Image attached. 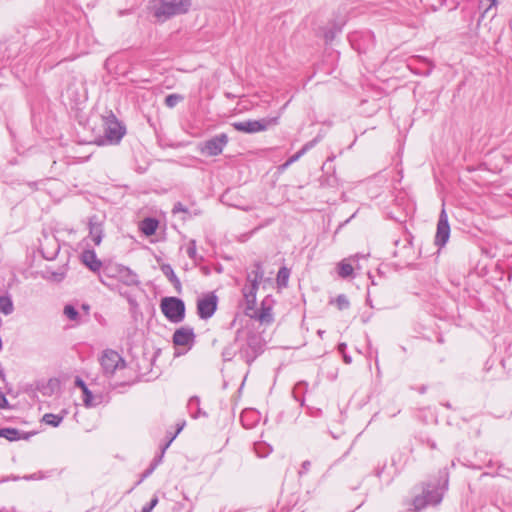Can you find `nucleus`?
<instances>
[{"instance_id": "obj_1", "label": "nucleus", "mask_w": 512, "mask_h": 512, "mask_svg": "<svg viewBox=\"0 0 512 512\" xmlns=\"http://www.w3.org/2000/svg\"><path fill=\"white\" fill-rule=\"evenodd\" d=\"M264 279V269L260 261H255L246 274V283L242 288V295L246 304V315L258 320L262 324H271L274 320L272 308L262 303L260 309H256V295L259 284Z\"/></svg>"}, {"instance_id": "obj_8", "label": "nucleus", "mask_w": 512, "mask_h": 512, "mask_svg": "<svg viewBox=\"0 0 512 512\" xmlns=\"http://www.w3.org/2000/svg\"><path fill=\"white\" fill-rule=\"evenodd\" d=\"M218 304V298L214 293H208L197 301V314L201 319L211 318Z\"/></svg>"}, {"instance_id": "obj_43", "label": "nucleus", "mask_w": 512, "mask_h": 512, "mask_svg": "<svg viewBox=\"0 0 512 512\" xmlns=\"http://www.w3.org/2000/svg\"><path fill=\"white\" fill-rule=\"evenodd\" d=\"M303 385H304V383H301V382H300V383H298V384L295 386V388H294V396H295V398H296L297 400H299V399H298V397H297V395H296V391H298V390H299Z\"/></svg>"}, {"instance_id": "obj_5", "label": "nucleus", "mask_w": 512, "mask_h": 512, "mask_svg": "<svg viewBox=\"0 0 512 512\" xmlns=\"http://www.w3.org/2000/svg\"><path fill=\"white\" fill-rule=\"evenodd\" d=\"M99 361L104 376L108 378L112 377L117 370L124 369L126 366L122 356L112 349L104 350Z\"/></svg>"}, {"instance_id": "obj_50", "label": "nucleus", "mask_w": 512, "mask_h": 512, "mask_svg": "<svg viewBox=\"0 0 512 512\" xmlns=\"http://www.w3.org/2000/svg\"><path fill=\"white\" fill-rule=\"evenodd\" d=\"M181 430H182V426L179 427V429L177 430V433H179Z\"/></svg>"}, {"instance_id": "obj_38", "label": "nucleus", "mask_w": 512, "mask_h": 512, "mask_svg": "<svg viewBox=\"0 0 512 512\" xmlns=\"http://www.w3.org/2000/svg\"><path fill=\"white\" fill-rule=\"evenodd\" d=\"M310 466H311V462L309 460L304 461L301 465L299 475H303V474L307 473L310 469Z\"/></svg>"}, {"instance_id": "obj_21", "label": "nucleus", "mask_w": 512, "mask_h": 512, "mask_svg": "<svg viewBox=\"0 0 512 512\" xmlns=\"http://www.w3.org/2000/svg\"><path fill=\"white\" fill-rule=\"evenodd\" d=\"M67 415V411L64 409L61 411L60 414H52V413H46L43 415L42 417V422L45 423L46 425H49V426H52V427H58L64 417Z\"/></svg>"}, {"instance_id": "obj_15", "label": "nucleus", "mask_w": 512, "mask_h": 512, "mask_svg": "<svg viewBox=\"0 0 512 512\" xmlns=\"http://www.w3.org/2000/svg\"><path fill=\"white\" fill-rule=\"evenodd\" d=\"M81 260L93 272H98L102 267V262L97 258L93 250H84Z\"/></svg>"}, {"instance_id": "obj_22", "label": "nucleus", "mask_w": 512, "mask_h": 512, "mask_svg": "<svg viewBox=\"0 0 512 512\" xmlns=\"http://www.w3.org/2000/svg\"><path fill=\"white\" fill-rule=\"evenodd\" d=\"M82 394H83L82 400H83L84 406L87 408L96 407L97 405H99L101 403L102 396L94 395L92 393V391L89 390V388H85L84 391L82 392Z\"/></svg>"}, {"instance_id": "obj_31", "label": "nucleus", "mask_w": 512, "mask_h": 512, "mask_svg": "<svg viewBox=\"0 0 512 512\" xmlns=\"http://www.w3.org/2000/svg\"><path fill=\"white\" fill-rule=\"evenodd\" d=\"M175 437L176 435L170 438V440L162 447L160 455L155 457L154 460L152 461L151 465H155V468L162 462L166 449L170 446Z\"/></svg>"}, {"instance_id": "obj_7", "label": "nucleus", "mask_w": 512, "mask_h": 512, "mask_svg": "<svg viewBox=\"0 0 512 512\" xmlns=\"http://www.w3.org/2000/svg\"><path fill=\"white\" fill-rule=\"evenodd\" d=\"M227 143V134L221 133L201 143L199 145V151L206 156H218L222 153Z\"/></svg>"}, {"instance_id": "obj_48", "label": "nucleus", "mask_w": 512, "mask_h": 512, "mask_svg": "<svg viewBox=\"0 0 512 512\" xmlns=\"http://www.w3.org/2000/svg\"><path fill=\"white\" fill-rule=\"evenodd\" d=\"M381 474H382V470H378L377 473H376V476L380 478Z\"/></svg>"}, {"instance_id": "obj_12", "label": "nucleus", "mask_w": 512, "mask_h": 512, "mask_svg": "<svg viewBox=\"0 0 512 512\" xmlns=\"http://www.w3.org/2000/svg\"><path fill=\"white\" fill-rule=\"evenodd\" d=\"M89 235L96 246L100 245L103 238V223L98 216L93 215L89 218Z\"/></svg>"}, {"instance_id": "obj_32", "label": "nucleus", "mask_w": 512, "mask_h": 512, "mask_svg": "<svg viewBox=\"0 0 512 512\" xmlns=\"http://www.w3.org/2000/svg\"><path fill=\"white\" fill-rule=\"evenodd\" d=\"M335 303L339 310L347 309L350 305L349 300L344 294L338 295L335 299Z\"/></svg>"}, {"instance_id": "obj_19", "label": "nucleus", "mask_w": 512, "mask_h": 512, "mask_svg": "<svg viewBox=\"0 0 512 512\" xmlns=\"http://www.w3.org/2000/svg\"><path fill=\"white\" fill-rule=\"evenodd\" d=\"M161 272L167 277V279L173 284L175 289L179 292L181 290V282L176 276L172 266L170 264H162L160 266Z\"/></svg>"}, {"instance_id": "obj_27", "label": "nucleus", "mask_w": 512, "mask_h": 512, "mask_svg": "<svg viewBox=\"0 0 512 512\" xmlns=\"http://www.w3.org/2000/svg\"><path fill=\"white\" fill-rule=\"evenodd\" d=\"M0 311L4 315H10L13 312V303L9 297L0 296Z\"/></svg>"}, {"instance_id": "obj_4", "label": "nucleus", "mask_w": 512, "mask_h": 512, "mask_svg": "<svg viewBox=\"0 0 512 512\" xmlns=\"http://www.w3.org/2000/svg\"><path fill=\"white\" fill-rule=\"evenodd\" d=\"M160 308L164 316L172 323H180L185 318V304L177 297H164Z\"/></svg>"}, {"instance_id": "obj_18", "label": "nucleus", "mask_w": 512, "mask_h": 512, "mask_svg": "<svg viewBox=\"0 0 512 512\" xmlns=\"http://www.w3.org/2000/svg\"><path fill=\"white\" fill-rule=\"evenodd\" d=\"M59 244L55 239L47 241L45 245L42 246L41 252L45 259L54 260L59 252Z\"/></svg>"}, {"instance_id": "obj_25", "label": "nucleus", "mask_w": 512, "mask_h": 512, "mask_svg": "<svg viewBox=\"0 0 512 512\" xmlns=\"http://www.w3.org/2000/svg\"><path fill=\"white\" fill-rule=\"evenodd\" d=\"M63 314L70 320L75 323L81 322V317L78 310L71 304H67L64 306Z\"/></svg>"}, {"instance_id": "obj_13", "label": "nucleus", "mask_w": 512, "mask_h": 512, "mask_svg": "<svg viewBox=\"0 0 512 512\" xmlns=\"http://www.w3.org/2000/svg\"><path fill=\"white\" fill-rule=\"evenodd\" d=\"M262 352L256 337L249 339L247 347L241 350V356L247 364H251L255 358Z\"/></svg>"}, {"instance_id": "obj_29", "label": "nucleus", "mask_w": 512, "mask_h": 512, "mask_svg": "<svg viewBox=\"0 0 512 512\" xmlns=\"http://www.w3.org/2000/svg\"><path fill=\"white\" fill-rule=\"evenodd\" d=\"M122 277L125 278L124 282L127 285H136L139 283L138 276L128 268L122 271Z\"/></svg>"}, {"instance_id": "obj_17", "label": "nucleus", "mask_w": 512, "mask_h": 512, "mask_svg": "<svg viewBox=\"0 0 512 512\" xmlns=\"http://www.w3.org/2000/svg\"><path fill=\"white\" fill-rule=\"evenodd\" d=\"M360 257L361 256L359 254H356V255L350 257L348 260L345 259V260L341 261L338 264V274H339V276L341 278H348V277L352 276L354 268H353L352 264L349 261H356Z\"/></svg>"}, {"instance_id": "obj_24", "label": "nucleus", "mask_w": 512, "mask_h": 512, "mask_svg": "<svg viewBox=\"0 0 512 512\" xmlns=\"http://www.w3.org/2000/svg\"><path fill=\"white\" fill-rule=\"evenodd\" d=\"M22 433L16 428H0V437L9 441H17L21 439Z\"/></svg>"}, {"instance_id": "obj_45", "label": "nucleus", "mask_w": 512, "mask_h": 512, "mask_svg": "<svg viewBox=\"0 0 512 512\" xmlns=\"http://www.w3.org/2000/svg\"><path fill=\"white\" fill-rule=\"evenodd\" d=\"M315 143H316V140H313L311 142L306 143L305 145H308V150H309L310 148H312L315 145Z\"/></svg>"}, {"instance_id": "obj_41", "label": "nucleus", "mask_w": 512, "mask_h": 512, "mask_svg": "<svg viewBox=\"0 0 512 512\" xmlns=\"http://www.w3.org/2000/svg\"><path fill=\"white\" fill-rule=\"evenodd\" d=\"M154 470H155V465H151L150 464V467L148 469H146L144 471V473L142 474L141 480H143L144 478L150 476L153 473Z\"/></svg>"}, {"instance_id": "obj_14", "label": "nucleus", "mask_w": 512, "mask_h": 512, "mask_svg": "<svg viewBox=\"0 0 512 512\" xmlns=\"http://www.w3.org/2000/svg\"><path fill=\"white\" fill-rule=\"evenodd\" d=\"M67 273L66 265L59 267L57 270H53L50 267H47L44 271H42L41 276L43 279L52 281V282H62Z\"/></svg>"}, {"instance_id": "obj_36", "label": "nucleus", "mask_w": 512, "mask_h": 512, "mask_svg": "<svg viewBox=\"0 0 512 512\" xmlns=\"http://www.w3.org/2000/svg\"><path fill=\"white\" fill-rule=\"evenodd\" d=\"M308 151V145H304L297 153L292 155L288 160L293 164L300 159Z\"/></svg>"}, {"instance_id": "obj_20", "label": "nucleus", "mask_w": 512, "mask_h": 512, "mask_svg": "<svg viewBox=\"0 0 512 512\" xmlns=\"http://www.w3.org/2000/svg\"><path fill=\"white\" fill-rule=\"evenodd\" d=\"M240 420L246 429H251L258 422L259 415L254 410H245L242 412Z\"/></svg>"}, {"instance_id": "obj_34", "label": "nucleus", "mask_w": 512, "mask_h": 512, "mask_svg": "<svg viewBox=\"0 0 512 512\" xmlns=\"http://www.w3.org/2000/svg\"><path fill=\"white\" fill-rule=\"evenodd\" d=\"M419 442L423 445H427L432 450L437 449L436 442L428 436H420Z\"/></svg>"}, {"instance_id": "obj_47", "label": "nucleus", "mask_w": 512, "mask_h": 512, "mask_svg": "<svg viewBox=\"0 0 512 512\" xmlns=\"http://www.w3.org/2000/svg\"><path fill=\"white\" fill-rule=\"evenodd\" d=\"M490 1H491V4H490L489 8L497 5V0H490Z\"/></svg>"}, {"instance_id": "obj_39", "label": "nucleus", "mask_w": 512, "mask_h": 512, "mask_svg": "<svg viewBox=\"0 0 512 512\" xmlns=\"http://www.w3.org/2000/svg\"><path fill=\"white\" fill-rule=\"evenodd\" d=\"M75 386L80 388L82 390V392L84 391L85 388H88L86 383L84 382V380L80 377H76Z\"/></svg>"}, {"instance_id": "obj_2", "label": "nucleus", "mask_w": 512, "mask_h": 512, "mask_svg": "<svg viewBox=\"0 0 512 512\" xmlns=\"http://www.w3.org/2000/svg\"><path fill=\"white\" fill-rule=\"evenodd\" d=\"M448 489V476L444 475L443 482L427 483L420 495H417L412 500L413 512H419L428 506H436L441 503L445 491Z\"/></svg>"}, {"instance_id": "obj_40", "label": "nucleus", "mask_w": 512, "mask_h": 512, "mask_svg": "<svg viewBox=\"0 0 512 512\" xmlns=\"http://www.w3.org/2000/svg\"><path fill=\"white\" fill-rule=\"evenodd\" d=\"M8 407V400L3 392L0 391V408L5 409Z\"/></svg>"}, {"instance_id": "obj_35", "label": "nucleus", "mask_w": 512, "mask_h": 512, "mask_svg": "<svg viewBox=\"0 0 512 512\" xmlns=\"http://www.w3.org/2000/svg\"><path fill=\"white\" fill-rule=\"evenodd\" d=\"M172 212L174 214L181 212V213H184L185 215H187L188 217H191L190 212L188 211V209L181 202H177L174 205Z\"/></svg>"}, {"instance_id": "obj_33", "label": "nucleus", "mask_w": 512, "mask_h": 512, "mask_svg": "<svg viewBox=\"0 0 512 512\" xmlns=\"http://www.w3.org/2000/svg\"><path fill=\"white\" fill-rule=\"evenodd\" d=\"M346 348H347L346 343H339L338 344V351L342 354L344 362L346 364H350L352 362V358H351V356H349L346 353Z\"/></svg>"}, {"instance_id": "obj_9", "label": "nucleus", "mask_w": 512, "mask_h": 512, "mask_svg": "<svg viewBox=\"0 0 512 512\" xmlns=\"http://www.w3.org/2000/svg\"><path fill=\"white\" fill-rule=\"evenodd\" d=\"M450 237V225L448 222V215L443 208L440 212L438 223H437V230L435 235V245L438 247H444L446 243L448 242Z\"/></svg>"}, {"instance_id": "obj_26", "label": "nucleus", "mask_w": 512, "mask_h": 512, "mask_svg": "<svg viewBox=\"0 0 512 512\" xmlns=\"http://www.w3.org/2000/svg\"><path fill=\"white\" fill-rule=\"evenodd\" d=\"M289 276L290 270L285 266L281 267L277 273L276 278L278 287H286L288 284Z\"/></svg>"}, {"instance_id": "obj_44", "label": "nucleus", "mask_w": 512, "mask_h": 512, "mask_svg": "<svg viewBox=\"0 0 512 512\" xmlns=\"http://www.w3.org/2000/svg\"><path fill=\"white\" fill-rule=\"evenodd\" d=\"M291 164H292V163H291L289 160H287L285 163H283V164L280 166V168H281L282 170H285V169H287Z\"/></svg>"}, {"instance_id": "obj_11", "label": "nucleus", "mask_w": 512, "mask_h": 512, "mask_svg": "<svg viewBox=\"0 0 512 512\" xmlns=\"http://www.w3.org/2000/svg\"><path fill=\"white\" fill-rule=\"evenodd\" d=\"M194 340V330L188 326L180 327L173 334V343L176 346H191Z\"/></svg>"}, {"instance_id": "obj_46", "label": "nucleus", "mask_w": 512, "mask_h": 512, "mask_svg": "<svg viewBox=\"0 0 512 512\" xmlns=\"http://www.w3.org/2000/svg\"><path fill=\"white\" fill-rule=\"evenodd\" d=\"M82 308H83V310L86 311L87 314L89 313V306L88 305L83 304Z\"/></svg>"}, {"instance_id": "obj_3", "label": "nucleus", "mask_w": 512, "mask_h": 512, "mask_svg": "<svg viewBox=\"0 0 512 512\" xmlns=\"http://www.w3.org/2000/svg\"><path fill=\"white\" fill-rule=\"evenodd\" d=\"M190 6V0H162L155 9L154 15L158 19L166 20L172 16L186 13Z\"/></svg>"}, {"instance_id": "obj_10", "label": "nucleus", "mask_w": 512, "mask_h": 512, "mask_svg": "<svg viewBox=\"0 0 512 512\" xmlns=\"http://www.w3.org/2000/svg\"><path fill=\"white\" fill-rule=\"evenodd\" d=\"M125 134V128L113 117L106 121L104 135L109 143H118Z\"/></svg>"}, {"instance_id": "obj_30", "label": "nucleus", "mask_w": 512, "mask_h": 512, "mask_svg": "<svg viewBox=\"0 0 512 512\" xmlns=\"http://www.w3.org/2000/svg\"><path fill=\"white\" fill-rule=\"evenodd\" d=\"M182 100H183V97L179 94H169L165 98V104L167 107L173 108Z\"/></svg>"}, {"instance_id": "obj_42", "label": "nucleus", "mask_w": 512, "mask_h": 512, "mask_svg": "<svg viewBox=\"0 0 512 512\" xmlns=\"http://www.w3.org/2000/svg\"><path fill=\"white\" fill-rule=\"evenodd\" d=\"M335 33L334 31H328L325 33V39L326 41H332L334 36H335Z\"/></svg>"}, {"instance_id": "obj_6", "label": "nucleus", "mask_w": 512, "mask_h": 512, "mask_svg": "<svg viewBox=\"0 0 512 512\" xmlns=\"http://www.w3.org/2000/svg\"><path fill=\"white\" fill-rule=\"evenodd\" d=\"M278 123V117L262 118L259 120H245L232 123L233 128L236 131L254 134L267 130L269 127L274 126Z\"/></svg>"}, {"instance_id": "obj_37", "label": "nucleus", "mask_w": 512, "mask_h": 512, "mask_svg": "<svg viewBox=\"0 0 512 512\" xmlns=\"http://www.w3.org/2000/svg\"><path fill=\"white\" fill-rule=\"evenodd\" d=\"M158 503V498L156 496H154L150 503H148L147 505H145L143 508H142V511L141 512H151L153 510V508L157 505Z\"/></svg>"}, {"instance_id": "obj_16", "label": "nucleus", "mask_w": 512, "mask_h": 512, "mask_svg": "<svg viewBox=\"0 0 512 512\" xmlns=\"http://www.w3.org/2000/svg\"><path fill=\"white\" fill-rule=\"evenodd\" d=\"M188 411L192 418L198 419L200 417H207V413L200 407V399L197 396H193L189 399L187 404Z\"/></svg>"}, {"instance_id": "obj_28", "label": "nucleus", "mask_w": 512, "mask_h": 512, "mask_svg": "<svg viewBox=\"0 0 512 512\" xmlns=\"http://www.w3.org/2000/svg\"><path fill=\"white\" fill-rule=\"evenodd\" d=\"M186 253L188 257L193 260L195 263L198 261H201L203 258L201 256H198L197 249H196V241L190 240L186 249Z\"/></svg>"}, {"instance_id": "obj_23", "label": "nucleus", "mask_w": 512, "mask_h": 512, "mask_svg": "<svg viewBox=\"0 0 512 512\" xmlns=\"http://www.w3.org/2000/svg\"><path fill=\"white\" fill-rule=\"evenodd\" d=\"M158 227V221L154 218H146L140 224L141 232L146 236L153 235Z\"/></svg>"}, {"instance_id": "obj_49", "label": "nucleus", "mask_w": 512, "mask_h": 512, "mask_svg": "<svg viewBox=\"0 0 512 512\" xmlns=\"http://www.w3.org/2000/svg\"><path fill=\"white\" fill-rule=\"evenodd\" d=\"M324 333V331L319 330L318 334L321 336Z\"/></svg>"}]
</instances>
